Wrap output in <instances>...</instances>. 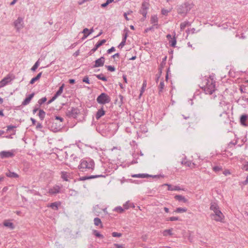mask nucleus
Segmentation results:
<instances>
[{
	"mask_svg": "<svg viewBox=\"0 0 248 248\" xmlns=\"http://www.w3.org/2000/svg\"><path fill=\"white\" fill-rule=\"evenodd\" d=\"M202 88L206 94H212L215 91V81L212 79L206 80L205 85Z\"/></svg>",
	"mask_w": 248,
	"mask_h": 248,
	"instance_id": "7ed1b4c3",
	"label": "nucleus"
},
{
	"mask_svg": "<svg viewBox=\"0 0 248 248\" xmlns=\"http://www.w3.org/2000/svg\"><path fill=\"white\" fill-rule=\"evenodd\" d=\"M105 114V111L104 110L103 108H101L100 109H98L97 111L95 118L97 120H99L102 116L104 115Z\"/></svg>",
	"mask_w": 248,
	"mask_h": 248,
	"instance_id": "6ab92c4d",
	"label": "nucleus"
},
{
	"mask_svg": "<svg viewBox=\"0 0 248 248\" xmlns=\"http://www.w3.org/2000/svg\"><path fill=\"white\" fill-rule=\"evenodd\" d=\"M40 65L39 60H38L31 68V70L35 71Z\"/></svg>",
	"mask_w": 248,
	"mask_h": 248,
	"instance_id": "72a5a7b5",
	"label": "nucleus"
},
{
	"mask_svg": "<svg viewBox=\"0 0 248 248\" xmlns=\"http://www.w3.org/2000/svg\"><path fill=\"white\" fill-rule=\"evenodd\" d=\"M164 87V81L162 80V81H160V84L158 86L159 92H162Z\"/></svg>",
	"mask_w": 248,
	"mask_h": 248,
	"instance_id": "4c0bfd02",
	"label": "nucleus"
},
{
	"mask_svg": "<svg viewBox=\"0 0 248 248\" xmlns=\"http://www.w3.org/2000/svg\"><path fill=\"white\" fill-rule=\"evenodd\" d=\"M212 219H214L217 221L222 222L224 217L222 213L219 210V208L214 212V214L211 215Z\"/></svg>",
	"mask_w": 248,
	"mask_h": 248,
	"instance_id": "39448f33",
	"label": "nucleus"
},
{
	"mask_svg": "<svg viewBox=\"0 0 248 248\" xmlns=\"http://www.w3.org/2000/svg\"><path fill=\"white\" fill-rule=\"evenodd\" d=\"M187 209L186 208L178 207L174 211L175 212L177 213H182L186 212Z\"/></svg>",
	"mask_w": 248,
	"mask_h": 248,
	"instance_id": "c85d7f7f",
	"label": "nucleus"
},
{
	"mask_svg": "<svg viewBox=\"0 0 248 248\" xmlns=\"http://www.w3.org/2000/svg\"><path fill=\"white\" fill-rule=\"evenodd\" d=\"M15 151H3L0 152V157L2 159L12 157L14 156Z\"/></svg>",
	"mask_w": 248,
	"mask_h": 248,
	"instance_id": "6e6552de",
	"label": "nucleus"
},
{
	"mask_svg": "<svg viewBox=\"0 0 248 248\" xmlns=\"http://www.w3.org/2000/svg\"><path fill=\"white\" fill-rule=\"evenodd\" d=\"M11 81L10 77L7 76L2 79L0 82V87H2L7 85L9 82Z\"/></svg>",
	"mask_w": 248,
	"mask_h": 248,
	"instance_id": "2eb2a0df",
	"label": "nucleus"
},
{
	"mask_svg": "<svg viewBox=\"0 0 248 248\" xmlns=\"http://www.w3.org/2000/svg\"><path fill=\"white\" fill-rule=\"evenodd\" d=\"M190 26V23L189 22H184L180 24V28L181 30H184L186 26Z\"/></svg>",
	"mask_w": 248,
	"mask_h": 248,
	"instance_id": "7c9ffc66",
	"label": "nucleus"
},
{
	"mask_svg": "<svg viewBox=\"0 0 248 248\" xmlns=\"http://www.w3.org/2000/svg\"><path fill=\"white\" fill-rule=\"evenodd\" d=\"M60 204V203L58 202H54L50 204H48L47 205V207H50L55 210H57L58 209V207Z\"/></svg>",
	"mask_w": 248,
	"mask_h": 248,
	"instance_id": "412c9836",
	"label": "nucleus"
},
{
	"mask_svg": "<svg viewBox=\"0 0 248 248\" xmlns=\"http://www.w3.org/2000/svg\"><path fill=\"white\" fill-rule=\"evenodd\" d=\"M146 87V80H144L143 81V83L142 84V86L140 90V96H141L142 95V94L144 92L145 88Z\"/></svg>",
	"mask_w": 248,
	"mask_h": 248,
	"instance_id": "c9c22d12",
	"label": "nucleus"
},
{
	"mask_svg": "<svg viewBox=\"0 0 248 248\" xmlns=\"http://www.w3.org/2000/svg\"><path fill=\"white\" fill-rule=\"evenodd\" d=\"M35 93H34L30 94L28 96H27L24 100L22 103V105L23 106H26L28 104H29L31 100V99L34 96Z\"/></svg>",
	"mask_w": 248,
	"mask_h": 248,
	"instance_id": "f3484780",
	"label": "nucleus"
},
{
	"mask_svg": "<svg viewBox=\"0 0 248 248\" xmlns=\"http://www.w3.org/2000/svg\"><path fill=\"white\" fill-rule=\"evenodd\" d=\"M240 90L242 93H246V89L245 88H243L242 87H241L240 88Z\"/></svg>",
	"mask_w": 248,
	"mask_h": 248,
	"instance_id": "680f3d73",
	"label": "nucleus"
},
{
	"mask_svg": "<svg viewBox=\"0 0 248 248\" xmlns=\"http://www.w3.org/2000/svg\"><path fill=\"white\" fill-rule=\"evenodd\" d=\"M169 13V11L164 9H163L161 10V14L163 15H167L168 13Z\"/></svg>",
	"mask_w": 248,
	"mask_h": 248,
	"instance_id": "603ef678",
	"label": "nucleus"
},
{
	"mask_svg": "<svg viewBox=\"0 0 248 248\" xmlns=\"http://www.w3.org/2000/svg\"><path fill=\"white\" fill-rule=\"evenodd\" d=\"M61 177L62 179H63L65 181H68V174L66 172H62V175Z\"/></svg>",
	"mask_w": 248,
	"mask_h": 248,
	"instance_id": "473e14b6",
	"label": "nucleus"
},
{
	"mask_svg": "<svg viewBox=\"0 0 248 248\" xmlns=\"http://www.w3.org/2000/svg\"><path fill=\"white\" fill-rule=\"evenodd\" d=\"M6 176H7L8 177L12 178H18L19 177V175L17 173H16L14 172H12L10 170H8L6 173Z\"/></svg>",
	"mask_w": 248,
	"mask_h": 248,
	"instance_id": "4be33fe9",
	"label": "nucleus"
},
{
	"mask_svg": "<svg viewBox=\"0 0 248 248\" xmlns=\"http://www.w3.org/2000/svg\"><path fill=\"white\" fill-rule=\"evenodd\" d=\"M163 233L164 236H167L168 235H171L172 234L171 230H166L163 232Z\"/></svg>",
	"mask_w": 248,
	"mask_h": 248,
	"instance_id": "58836bf2",
	"label": "nucleus"
},
{
	"mask_svg": "<svg viewBox=\"0 0 248 248\" xmlns=\"http://www.w3.org/2000/svg\"><path fill=\"white\" fill-rule=\"evenodd\" d=\"M79 170L83 171L84 169L93 170L94 168V163L93 160L90 159L88 160L82 159L80 161V163L78 167Z\"/></svg>",
	"mask_w": 248,
	"mask_h": 248,
	"instance_id": "f03ea898",
	"label": "nucleus"
},
{
	"mask_svg": "<svg viewBox=\"0 0 248 248\" xmlns=\"http://www.w3.org/2000/svg\"><path fill=\"white\" fill-rule=\"evenodd\" d=\"M23 20L22 17H19L15 22L14 25L17 30L19 31L23 28Z\"/></svg>",
	"mask_w": 248,
	"mask_h": 248,
	"instance_id": "9d476101",
	"label": "nucleus"
},
{
	"mask_svg": "<svg viewBox=\"0 0 248 248\" xmlns=\"http://www.w3.org/2000/svg\"><path fill=\"white\" fill-rule=\"evenodd\" d=\"M42 127H43V126H42V125L41 124H40V123H38V124H37V126H36V128H37V129H38V128H42Z\"/></svg>",
	"mask_w": 248,
	"mask_h": 248,
	"instance_id": "774afa93",
	"label": "nucleus"
},
{
	"mask_svg": "<svg viewBox=\"0 0 248 248\" xmlns=\"http://www.w3.org/2000/svg\"><path fill=\"white\" fill-rule=\"evenodd\" d=\"M149 8V3L148 2L144 1L142 3L141 9L140 10V13L143 16V21L146 18L147 11Z\"/></svg>",
	"mask_w": 248,
	"mask_h": 248,
	"instance_id": "423d86ee",
	"label": "nucleus"
},
{
	"mask_svg": "<svg viewBox=\"0 0 248 248\" xmlns=\"http://www.w3.org/2000/svg\"><path fill=\"white\" fill-rule=\"evenodd\" d=\"M210 209L214 212L215 211L219 209V207L217 203L212 202L211 203Z\"/></svg>",
	"mask_w": 248,
	"mask_h": 248,
	"instance_id": "393cba45",
	"label": "nucleus"
},
{
	"mask_svg": "<svg viewBox=\"0 0 248 248\" xmlns=\"http://www.w3.org/2000/svg\"><path fill=\"white\" fill-rule=\"evenodd\" d=\"M243 184L245 185L248 184V176L246 177V180L243 182Z\"/></svg>",
	"mask_w": 248,
	"mask_h": 248,
	"instance_id": "e2e57ef3",
	"label": "nucleus"
},
{
	"mask_svg": "<svg viewBox=\"0 0 248 248\" xmlns=\"http://www.w3.org/2000/svg\"><path fill=\"white\" fill-rule=\"evenodd\" d=\"M162 186H167L168 190L170 191H179L181 190L180 187L178 186H172L171 185L168 184H165L163 185Z\"/></svg>",
	"mask_w": 248,
	"mask_h": 248,
	"instance_id": "a211bd4d",
	"label": "nucleus"
},
{
	"mask_svg": "<svg viewBox=\"0 0 248 248\" xmlns=\"http://www.w3.org/2000/svg\"><path fill=\"white\" fill-rule=\"evenodd\" d=\"M182 163L186 164L187 166H190V165H191V162H189V161H185L184 160L182 162Z\"/></svg>",
	"mask_w": 248,
	"mask_h": 248,
	"instance_id": "5fc2aeb1",
	"label": "nucleus"
},
{
	"mask_svg": "<svg viewBox=\"0 0 248 248\" xmlns=\"http://www.w3.org/2000/svg\"><path fill=\"white\" fill-rule=\"evenodd\" d=\"M94 76L99 79L104 81H107V78L102 74L99 75H95Z\"/></svg>",
	"mask_w": 248,
	"mask_h": 248,
	"instance_id": "c756f323",
	"label": "nucleus"
},
{
	"mask_svg": "<svg viewBox=\"0 0 248 248\" xmlns=\"http://www.w3.org/2000/svg\"><path fill=\"white\" fill-rule=\"evenodd\" d=\"M105 58L103 56L99 59L96 60L94 61L95 64L93 65V67L95 68L103 66L105 62Z\"/></svg>",
	"mask_w": 248,
	"mask_h": 248,
	"instance_id": "9b49d317",
	"label": "nucleus"
},
{
	"mask_svg": "<svg viewBox=\"0 0 248 248\" xmlns=\"http://www.w3.org/2000/svg\"><path fill=\"white\" fill-rule=\"evenodd\" d=\"M79 113V109L77 108L74 107H72L71 109H67L66 112L67 116L73 118H76Z\"/></svg>",
	"mask_w": 248,
	"mask_h": 248,
	"instance_id": "0eeeda50",
	"label": "nucleus"
},
{
	"mask_svg": "<svg viewBox=\"0 0 248 248\" xmlns=\"http://www.w3.org/2000/svg\"><path fill=\"white\" fill-rule=\"evenodd\" d=\"M174 198L175 200L178 201L179 202H182L184 203H186L187 202V200L185 198V197L183 196L180 195H177L175 196Z\"/></svg>",
	"mask_w": 248,
	"mask_h": 248,
	"instance_id": "aec40b11",
	"label": "nucleus"
},
{
	"mask_svg": "<svg viewBox=\"0 0 248 248\" xmlns=\"http://www.w3.org/2000/svg\"><path fill=\"white\" fill-rule=\"evenodd\" d=\"M106 67H107L108 70L111 71V72H114L115 70V68L114 66L111 65H106Z\"/></svg>",
	"mask_w": 248,
	"mask_h": 248,
	"instance_id": "a19ab883",
	"label": "nucleus"
},
{
	"mask_svg": "<svg viewBox=\"0 0 248 248\" xmlns=\"http://www.w3.org/2000/svg\"><path fill=\"white\" fill-rule=\"evenodd\" d=\"M3 225L4 226L9 228L11 230H13L15 228L14 224L11 222L5 221Z\"/></svg>",
	"mask_w": 248,
	"mask_h": 248,
	"instance_id": "a878e982",
	"label": "nucleus"
},
{
	"mask_svg": "<svg viewBox=\"0 0 248 248\" xmlns=\"http://www.w3.org/2000/svg\"><path fill=\"white\" fill-rule=\"evenodd\" d=\"M192 3L186 2L178 6L177 11L179 14L185 16L186 14L192 8Z\"/></svg>",
	"mask_w": 248,
	"mask_h": 248,
	"instance_id": "f257e3e1",
	"label": "nucleus"
},
{
	"mask_svg": "<svg viewBox=\"0 0 248 248\" xmlns=\"http://www.w3.org/2000/svg\"><path fill=\"white\" fill-rule=\"evenodd\" d=\"M166 37L169 41H170V40H171V39L173 38V37H171V35L170 34H167L166 36Z\"/></svg>",
	"mask_w": 248,
	"mask_h": 248,
	"instance_id": "69168bd1",
	"label": "nucleus"
},
{
	"mask_svg": "<svg viewBox=\"0 0 248 248\" xmlns=\"http://www.w3.org/2000/svg\"><path fill=\"white\" fill-rule=\"evenodd\" d=\"M124 206L125 209H128L130 207H134L133 204L132 203H129L128 202H126L124 205Z\"/></svg>",
	"mask_w": 248,
	"mask_h": 248,
	"instance_id": "ea45409f",
	"label": "nucleus"
},
{
	"mask_svg": "<svg viewBox=\"0 0 248 248\" xmlns=\"http://www.w3.org/2000/svg\"><path fill=\"white\" fill-rule=\"evenodd\" d=\"M115 50V48L114 47L112 46L110 48L108 49L107 50V52L108 54L111 53L112 52L114 51Z\"/></svg>",
	"mask_w": 248,
	"mask_h": 248,
	"instance_id": "3c124183",
	"label": "nucleus"
},
{
	"mask_svg": "<svg viewBox=\"0 0 248 248\" xmlns=\"http://www.w3.org/2000/svg\"><path fill=\"white\" fill-rule=\"evenodd\" d=\"M105 176L103 175H89L81 177L79 178L80 181H85L91 179L97 178L99 177H105Z\"/></svg>",
	"mask_w": 248,
	"mask_h": 248,
	"instance_id": "ddd939ff",
	"label": "nucleus"
},
{
	"mask_svg": "<svg viewBox=\"0 0 248 248\" xmlns=\"http://www.w3.org/2000/svg\"><path fill=\"white\" fill-rule=\"evenodd\" d=\"M42 73L40 72L37 74V75L35 77L33 78L30 81V83L31 84H33L35 81L38 80L40 79V78L41 77Z\"/></svg>",
	"mask_w": 248,
	"mask_h": 248,
	"instance_id": "5701e85b",
	"label": "nucleus"
},
{
	"mask_svg": "<svg viewBox=\"0 0 248 248\" xmlns=\"http://www.w3.org/2000/svg\"><path fill=\"white\" fill-rule=\"evenodd\" d=\"M150 22L155 27L156 29H157L158 28V18L156 15H153L151 16Z\"/></svg>",
	"mask_w": 248,
	"mask_h": 248,
	"instance_id": "dca6fc26",
	"label": "nucleus"
},
{
	"mask_svg": "<svg viewBox=\"0 0 248 248\" xmlns=\"http://www.w3.org/2000/svg\"><path fill=\"white\" fill-rule=\"evenodd\" d=\"M242 169L245 171H248V162H246V164H243Z\"/></svg>",
	"mask_w": 248,
	"mask_h": 248,
	"instance_id": "49530a36",
	"label": "nucleus"
},
{
	"mask_svg": "<svg viewBox=\"0 0 248 248\" xmlns=\"http://www.w3.org/2000/svg\"><path fill=\"white\" fill-rule=\"evenodd\" d=\"M93 234L97 237L99 238H103V236L99 232L96 230H93Z\"/></svg>",
	"mask_w": 248,
	"mask_h": 248,
	"instance_id": "e433bc0d",
	"label": "nucleus"
},
{
	"mask_svg": "<svg viewBox=\"0 0 248 248\" xmlns=\"http://www.w3.org/2000/svg\"><path fill=\"white\" fill-rule=\"evenodd\" d=\"M16 127V126L9 125L7 126V131H10V130H13Z\"/></svg>",
	"mask_w": 248,
	"mask_h": 248,
	"instance_id": "864d4df0",
	"label": "nucleus"
},
{
	"mask_svg": "<svg viewBox=\"0 0 248 248\" xmlns=\"http://www.w3.org/2000/svg\"><path fill=\"white\" fill-rule=\"evenodd\" d=\"M115 211L118 212L119 213H122L124 211V209L122 208V207L119 206V207H116L115 208Z\"/></svg>",
	"mask_w": 248,
	"mask_h": 248,
	"instance_id": "8fccbe9b",
	"label": "nucleus"
},
{
	"mask_svg": "<svg viewBox=\"0 0 248 248\" xmlns=\"http://www.w3.org/2000/svg\"><path fill=\"white\" fill-rule=\"evenodd\" d=\"M64 87V84H62L60 87H59V90L57 91V92L55 94V95L57 96V97H58L59 96H60L62 93L63 92V88Z\"/></svg>",
	"mask_w": 248,
	"mask_h": 248,
	"instance_id": "bb28decb",
	"label": "nucleus"
},
{
	"mask_svg": "<svg viewBox=\"0 0 248 248\" xmlns=\"http://www.w3.org/2000/svg\"><path fill=\"white\" fill-rule=\"evenodd\" d=\"M46 101V97H43L41 99H39L38 101V104L40 105H42Z\"/></svg>",
	"mask_w": 248,
	"mask_h": 248,
	"instance_id": "79ce46f5",
	"label": "nucleus"
},
{
	"mask_svg": "<svg viewBox=\"0 0 248 248\" xmlns=\"http://www.w3.org/2000/svg\"><path fill=\"white\" fill-rule=\"evenodd\" d=\"M82 81H83V82L86 83L87 84H90V80L89 79V78H88V76L84 77V78H83Z\"/></svg>",
	"mask_w": 248,
	"mask_h": 248,
	"instance_id": "de8ad7c7",
	"label": "nucleus"
},
{
	"mask_svg": "<svg viewBox=\"0 0 248 248\" xmlns=\"http://www.w3.org/2000/svg\"><path fill=\"white\" fill-rule=\"evenodd\" d=\"M114 245L116 247V248H124V247L122 245L114 244Z\"/></svg>",
	"mask_w": 248,
	"mask_h": 248,
	"instance_id": "6e6d98bb",
	"label": "nucleus"
},
{
	"mask_svg": "<svg viewBox=\"0 0 248 248\" xmlns=\"http://www.w3.org/2000/svg\"><path fill=\"white\" fill-rule=\"evenodd\" d=\"M110 97L106 93H101L96 98L97 102L99 104H106L110 102Z\"/></svg>",
	"mask_w": 248,
	"mask_h": 248,
	"instance_id": "20e7f679",
	"label": "nucleus"
},
{
	"mask_svg": "<svg viewBox=\"0 0 248 248\" xmlns=\"http://www.w3.org/2000/svg\"><path fill=\"white\" fill-rule=\"evenodd\" d=\"M108 4H107V3L106 2L101 5V7L102 8H105L106 7Z\"/></svg>",
	"mask_w": 248,
	"mask_h": 248,
	"instance_id": "0e129e2a",
	"label": "nucleus"
},
{
	"mask_svg": "<svg viewBox=\"0 0 248 248\" xmlns=\"http://www.w3.org/2000/svg\"><path fill=\"white\" fill-rule=\"evenodd\" d=\"M169 43L170 44V46L172 47H175L176 44V39L175 37H173L172 39L170 40Z\"/></svg>",
	"mask_w": 248,
	"mask_h": 248,
	"instance_id": "2f4dec72",
	"label": "nucleus"
},
{
	"mask_svg": "<svg viewBox=\"0 0 248 248\" xmlns=\"http://www.w3.org/2000/svg\"><path fill=\"white\" fill-rule=\"evenodd\" d=\"M88 32H89V29L87 28H85L82 31V33H83L84 34H87Z\"/></svg>",
	"mask_w": 248,
	"mask_h": 248,
	"instance_id": "13d9d810",
	"label": "nucleus"
},
{
	"mask_svg": "<svg viewBox=\"0 0 248 248\" xmlns=\"http://www.w3.org/2000/svg\"><path fill=\"white\" fill-rule=\"evenodd\" d=\"M61 189L62 186H60L58 185H55L53 187L49 189L48 193L50 195H55L58 193H61Z\"/></svg>",
	"mask_w": 248,
	"mask_h": 248,
	"instance_id": "1a4fd4ad",
	"label": "nucleus"
},
{
	"mask_svg": "<svg viewBox=\"0 0 248 248\" xmlns=\"http://www.w3.org/2000/svg\"><path fill=\"white\" fill-rule=\"evenodd\" d=\"M248 120V115L244 114L240 117V123L243 126H248V123L247 121Z\"/></svg>",
	"mask_w": 248,
	"mask_h": 248,
	"instance_id": "f8f14e48",
	"label": "nucleus"
},
{
	"mask_svg": "<svg viewBox=\"0 0 248 248\" xmlns=\"http://www.w3.org/2000/svg\"><path fill=\"white\" fill-rule=\"evenodd\" d=\"M55 119L57 120L60 121L61 122L63 121V119L60 116H56Z\"/></svg>",
	"mask_w": 248,
	"mask_h": 248,
	"instance_id": "4d7b16f0",
	"label": "nucleus"
},
{
	"mask_svg": "<svg viewBox=\"0 0 248 248\" xmlns=\"http://www.w3.org/2000/svg\"><path fill=\"white\" fill-rule=\"evenodd\" d=\"M122 234L121 233H118L117 232H113L112 233V236L114 237H120L122 236Z\"/></svg>",
	"mask_w": 248,
	"mask_h": 248,
	"instance_id": "37998d69",
	"label": "nucleus"
},
{
	"mask_svg": "<svg viewBox=\"0 0 248 248\" xmlns=\"http://www.w3.org/2000/svg\"><path fill=\"white\" fill-rule=\"evenodd\" d=\"M106 42V40L105 39H103L101 41H98L95 45L94 47L92 49L90 52V54L94 53L100 46L103 45Z\"/></svg>",
	"mask_w": 248,
	"mask_h": 248,
	"instance_id": "4468645a",
	"label": "nucleus"
},
{
	"mask_svg": "<svg viewBox=\"0 0 248 248\" xmlns=\"http://www.w3.org/2000/svg\"><path fill=\"white\" fill-rule=\"evenodd\" d=\"M152 177L153 178H160V177H162V176L161 175H149V174H146V173H141L140 174V178H148V177Z\"/></svg>",
	"mask_w": 248,
	"mask_h": 248,
	"instance_id": "b1692460",
	"label": "nucleus"
},
{
	"mask_svg": "<svg viewBox=\"0 0 248 248\" xmlns=\"http://www.w3.org/2000/svg\"><path fill=\"white\" fill-rule=\"evenodd\" d=\"M93 221H94V224L96 226H99L100 224H101V220L98 217L94 218Z\"/></svg>",
	"mask_w": 248,
	"mask_h": 248,
	"instance_id": "f704fd0d",
	"label": "nucleus"
},
{
	"mask_svg": "<svg viewBox=\"0 0 248 248\" xmlns=\"http://www.w3.org/2000/svg\"><path fill=\"white\" fill-rule=\"evenodd\" d=\"M179 220V218L178 217H170L168 218H167V220L169 221H176V220Z\"/></svg>",
	"mask_w": 248,
	"mask_h": 248,
	"instance_id": "c03bdc74",
	"label": "nucleus"
},
{
	"mask_svg": "<svg viewBox=\"0 0 248 248\" xmlns=\"http://www.w3.org/2000/svg\"><path fill=\"white\" fill-rule=\"evenodd\" d=\"M69 82L70 84H74L75 83V80L74 79H70L69 80Z\"/></svg>",
	"mask_w": 248,
	"mask_h": 248,
	"instance_id": "338daca9",
	"label": "nucleus"
},
{
	"mask_svg": "<svg viewBox=\"0 0 248 248\" xmlns=\"http://www.w3.org/2000/svg\"><path fill=\"white\" fill-rule=\"evenodd\" d=\"M214 170L216 171H217L220 170V168L218 166H215L213 168Z\"/></svg>",
	"mask_w": 248,
	"mask_h": 248,
	"instance_id": "052dcab7",
	"label": "nucleus"
},
{
	"mask_svg": "<svg viewBox=\"0 0 248 248\" xmlns=\"http://www.w3.org/2000/svg\"><path fill=\"white\" fill-rule=\"evenodd\" d=\"M125 43L121 42V43L119 44L118 47L120 48H122L125 45Z\"/></svg>",
	"mask_w": 248,
	"mask_h": 248,
	"instance_id": "bf43d9fd",
	"label": "nucleus"
},
{
	"mask_svg": "<svg viewBox=\"0 0 248 248\" xmlns=\"http://www.w3.org/2000/svg\"><path fill=\"white\" fill-rule=\"evenodd\" d=\"M155 28V26H154L153 25L152 27H150L149 28H147L145 30V32H147L149 31H154V28Z\"/></svg>",
	"mask_w": 248,
	"mask_h": 248,
	"instance_id": "a18cd8bd",
	"label": "nucleus"
},
{
	"mask_svg": "<svg viewBox=\"0 0 248 248\" xmlns=\"http://www.w3.org/2000/svg\"><path fill=\"white\" fill-rule=\"evenodd\" d=\"M46 113L43 109L39 110L38 116L41 120H43L45 117Z\"/></svg>",
	"mask_w": 248,
	"mask_h": 248,
	"instance_id": "cd10ccee",
	"label": "nucleus"
},
{
	"mask_svg": "<svg viewBox=\"0 0 248 248\" xmlns=\"http://www.w3.org/2000/svg\"><path fill=\"white\" fill-rule=\"evenodd\" d=\"M58 97H57L55 94L54 95V96L52 97V98L51 99H50L48 101V102H47V104H49L50 103H51L52 102H53Z\"/></svg>",
	"mask_w": 248,
	"mask_h": 248,
	"instance_id": "09e8293b",
	"label": "nucleus"
}]
</instances>
